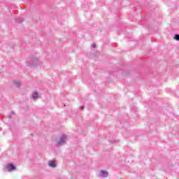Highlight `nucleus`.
Returning <instances> with one entry per match:
<instances>
[{
    "mask_svg": "<svg viewBox=\"0 0 179 179\" xmlns=\"http://www.w3.org/2000/svg\"><path fill=\"white\" fill-rule=\"evenodd\" d=\"M66 141H68V136L65 134H63L59 140H57V145H65L66 143Z\"/></svg>",
    "mask_w": 179,
    "mask_h": 179,
    "instance_id": "1",
    "label": "nucleus"
},
{
    "mask_svg": "<svg viewBox=\"0 0 179 179\" xmlns=\"http://www.w3.org/2000/svg\"><path fill=\"white\" fill-rule=\"evenodd\" d=\"M174 38L175 40H177L178 41H179V35L178 34L175 35Z\"/></svg>",
    "mask_w": 179,
    "mask_h": 179,
    "instance_id": "7",
    "label": "nucleus"
},
{
    "mask_svg": "<svg viewBox=\"0 0 179 179\" xmlns=\"http://www.w3.org/2000/svg\"><path fill=\"white\" fill-rule=\"evenodd\" d=\"M92 47H93L94 48H96V43H92Z\"/></svg>",
    "mask_w": 179,
    "mask_h": 179,
    "instance_id": "8",
    "label": "nucleus"
},
{
    "mask_svg": "<svg viewBox=\"0 0 179 179\" xmlns=\"http://www.w3.org/2000/svg\"><path fill=\"white\" fill-rule=\"evenodd\" d=\"M20 85H21L20 80H17L14 81V86H15V87H20Z\"/></svg>",
    "mask_w": 179,
    "mask_h": 179,
    "instance_id": "6",
    "label": "nucleus"
},
{
    "mask_svg": "<svg viewBox=\"0 0 179 179\" xmlns=\"http://www.w3.org/2000/svg\"><path fill=\"white\" fill-rule=\"evenodd\" d=\"M31 97L33 100L36 101V100H38V99H40V94H38V92H34L32 93Z\"/></svg>",
    "mask_w": 179,
    "mask_h": 179,
    "instance_id": "2",
    "label": "nucleus"
},
{
    "mask_svg": "<svg viewBox=\"0 0 179 179\" xmlns=\"http://www.w3.org/2000/svg\"><path fill=\"white\" fill-rule=\"evenodd\" d=\"M7 169L9 171H13V170H15V169L16 168L15 167V166H13V164H9L7 166Z\"/></svg>",
    "mask_w": 179,
    "mask_h": 179,
    "instance_id": "4",
    "label": "nucleus"
},
{
    "mask_svg": "<svg viewBox=\"0 0 179 179\" xmlns=\"http://www.w3.org/2000/svg\"><path fill=\"white\" fill-rule=\"evenodd\" d=\"M99 176H100V177H108V172H107L106 171H101Z\"/></svg>",
    "mask_w": 179,
    "mask_h": 179,
    "instance_id": "3",
    "label": "nucleus"
},
{
    "mask_svg": "<svg viewBox=\"0 0 179 179\" xmlns=\"http://www.w3.org/2000/svg\"><path fill=\"white\" fill-rule=\"evenodd\" d=\"M48 166L50 167H56L57 166V164L55 163V161H49L48 162Z\"/></svg>",
    "mask_w": 179,
    "mask_h": 179,
    "instance_id": "5",
    "label": "nucleus"
},
{
    "mask_svg": "<svg viewBox=\"0 0 179 179\" xmlns=\"http://www.w3.org/2000/svg\"><path fill=\"white\" fill-rule=\"evenodd\" d=\"M36 63H37V64H39L38 60H37Z\"/></svg>",
    "mask_w": 179,
    "mask_h": 179,
    "instance_id": "10",
    "label": "nucleus"
},
{
    "mask_svg": "<svg viewBox=\"0 0 179 179\" xmlns=\"http://www.w3.org/2000/svg\"><path fill=\"white\" fill-rule=\"evenodd\" d=\"M83 108H84V107H83V106H82V107H81V109H82V110H83Z\"/></svg>",
    "mask_w": 179,
    "mask_h": 179,
    "instance_id": "9",
    "label": "nucleus"
}]
</instances>
